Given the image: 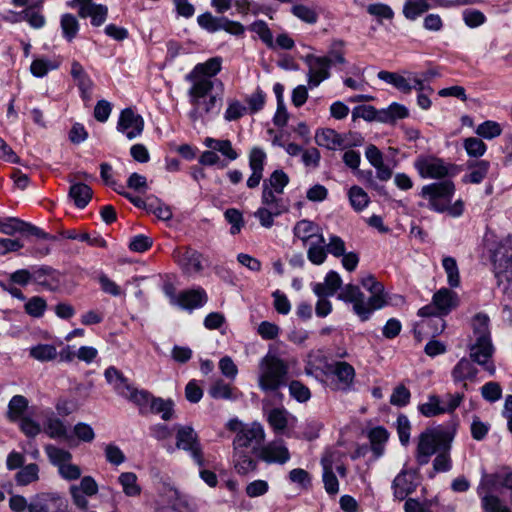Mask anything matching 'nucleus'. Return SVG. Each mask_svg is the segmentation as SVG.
I'll list each match as a JSON object with an SVG mask.
<instances>
[{"instance_id":"9d476101","label":"nucleus","mask_w":512,"mask_h":512,"mask_svg":"<svg viewBox=\"0 0 512 512\" xmlns=\"http://www.w3.org/2000/svg\"><path fill=\"white\" fill-rule=\"evenodd\" d=\"M176 447L186 451L198 467H205L207 461L197 432L188 425L176 427Z\"/></svg>"},{"instance_id":"4be33fe9","label":"nucleus","mask_w":512,"mask_h":512,"mask_svg":"<svg viewBox=\"0 0 512 512\" xmlns=\"http://www.w3.org/2000/svg\"><path fill=\"white\" fill-rule=\"evenodd\" d=\"M259 457L266 463L282 465L290 460V452L282 440H274L260 449Z\"/></svg>"},{"instance_id":"423d86ee","label":"nucleus","mask_w":512,"mask_h":512,"mask_svg":"<svg viewBox=\"0 0 512 512\" xmlns=\"http://www.w3.org/2000/svg\"><path fill=\"white\" fill-rule=\"evenodd\" d=\"M511 475L508 469H503L494 474L483 473L477 492L485 512H510L509 508L498 497L491 495L490 492L502 488H512Z\"/></svg>"},{"instance_id":"79ce46f5","label":"nucleus","mask_w":512,"mask_h":512,"mask_svg":"<svg viewBox=\"0 0 512 512\" xmlns=\"http://www.w3.org/2000/svg\"><path fill=\"white\" fill-rule=\"evenodd\" d=\"M283 193H278L269 189L267 186H262L261 204L271 209L279 210L282 212L287 211V207L282 198Z\"/></svg>"},{"instance_id":"39448f33","label":"nucleus","mask_w":512,"mask_h":512,"mask_svg":"<svg viewBox=\"0 0 512 512\" xmlns=\"http://www.w3.org/2000/svg\"><path fill=\"white\" fill-rule=\"evenodd\" d=\"M456 187L453 181L444 180L424 185L420 196L428 201V207L438 213H448L452 217H460L464 212V202L454 197Z\"/></svg>"},{"instance_id":"680f3d73","label":"nucleus","mask_w":512,"mask_h":512,"mask_svg":"<svg viewBox=\"0 0 512 512\" xmlns=\"http://www.w3.org/2000/svg\"><path fill=\"white\" fill-rule=\"evenodd\" d=\"M30 356L38 361H51L56 358L57 350L50 344H39L30 348Z\"/></svg>"},{"instance_id":"bf43d9fd","label":"nucleus","mask_w":512,"mask_h":512,"mask_svg":"<svg viewBox=\"0 0 512 512\" xmlns=\"http://www.w3.org/2000/svg\"><path fill=\"white\" fill-rule=\"evenodd\" d=\"M291 13L301 21L308 24H315L319 18V13L315 8L303 4L293 5Z\"/></svg>"},{"instance_id":"37998d69","label":"nucleus","mask_w":512,"mask_h":512,"mask_svg":"<svg viewBox=\"0 0 512 512\" xmlns=\"http://www.w3.org/2000/svg\"><path fill=\"white\" fill-rule=\"evenodd\" d=\"M62 36L68 41H73L80 29L77 17L71 13H65L60 18Z\"/></svg>"},{"instance_id":"e2e57ef3","label":"nucleus","mask_w":512,"mask_h":512,"mask_svg":"<svg viewBox=\"0 0 512 512\" xmlns=\"http://www.w3.org/2000/svg\"><path fill=\"white\" fill-rule=\"evenodd\" d=\"M475 133L481 138L491 140L501 135L502 127L498 122L487 120L478 125Z\"/></svg>"},{"instance_id":"9b49d317","label":"nucleus","mask_w":512,"mask_h":512,"mask_svg":"<svg viewBox=\"0 0 512 512\" xmlns=\"http://www.w3.org/2000/svg\"><path fill=\"white\" fill-rule=\"evenodd\" d=\"M326 376L332 390L348 392L353 388L356 372L348 362L334 361L326 365Z\"/></svg>"},{"instance_id":"c756f323","label":"nucleus","mask_w":512,"mask_h":512,"mask_svg":"<svg viewBox=\"0 0 512 512\" xmlns=\"http://www.w3.org/2000/svg\"><path fill=\"white\" fill-rule=\"evenodd\" d=\"M315 142L328 150H337L345 146L342 135L330 128L316 131Z\"/></svg>"},{"instance_id":"f257e3e1","label":"nucleus","mask_w":512,"mask_h":512,"mask_svg":"<svg viewBox=\"0 0 512 512\" xmlns=\"http://www.w3.org/2000/svg\"><path fill=\"white\" fill-rule=\"evenodd\" d=\"M361 284L370 293L368 298L358 286L347 284L341 289L338 299L352 304L353 312L364 322L370 319L374 311L382 309L388 302L383 284L378 282L373 275L362 277Z\"/></svg>"},{"instance_id":"69168bd1","label":"nucleus","mask_w":512,"mask_h":512,"mask_svg":"<svg viewBox=\"0 0 512 512\" xmlns=\"http://www.w3.org/2000/svg\"><path fill=\"white\" fill-rule=\"evenodd\" d=\"M358 118H362L366 121L380 122V110H377L371 105L357 106L352 110V120L356 121Z\"/></svg>"},{"instance_id":"6e6d98bb","label":"nucleus","mask_w":512,"mask_h":512,"mask_svg":"<svg viewBox=\"0 0 512 512\" xmlns=\"http://www.w3.org/2000/svg\"><path fill=\"white\" fill-rule=\"evenodd\" d=\"M16 482L20 486H26L30 483L36 482L39 479V467L35 463H30L23 466L16 474Z\"/></svg>"},{"instance_id":"603ef678","label":"nucleus","mask_w":512,"mask_h":512,"mask_svg":"<svg viewBox=\"0 0 512 512\" xmlns=\"http://www.w3.org/2000/svg\"><path fill=\"white\" fill-rule=\"evenodd\" d=\"M146 211L154 214L158 219L163 221H168L172 218L171 208L155 197H149L147 199Z\"/></svg>"},{"instance_id":"473e14b6","label":"nucleus","mask_w":512,"mask_h":512,"mask_svg":"<svg viewBox=\"0 0 512 512\" xmlns=\"http://www.w3.org/2000/svg\"><path fill=\"white\" fill-rule=\"evenodd\" d=\"M44 432L52 439H61L65 441H70L71 439L65 423L53 414L46 418L44 423Z\"/></svg>"},{"instance_id":"774afa93","label":"nucleus","mask_w":512,"mask_h":512,"mask_svg":"<svg viewBox=\"0 0 512 512\" xmlns=\"http://www.w3.org/2000/svg\"><path fill=\"white\" fill-rule=\"evenodd\" d=\"M396 430L399 437V441L403 446H407L410 442V434H411V423L408 417L404 414H400L397 417Z\"/></svg>"},{"instance_id":"0e129e2a","label":"nucleus","mask_w":512,"mask_h":512,"mask_svg":"<svg viewBox=\"0 0 512 512\" xmlns=\"http://www.w3.org/2000/svg\"><path fill=\"white\" fill-rule=\"evenodd\" d=\"M22 20L28 22V24L34 29H41L46 24L45 16L40 12L35 10V6H28L23 11H21Z\"/></svg>"},{"instance_id":"20e7f679","label":"nucleus","mask_w":512,"mask_h":512,"mask_svg":"<svg viewBox=\"0 0 512 512\" xmlns=\"http://www.w3.org/2000/svg\"><path fill=\"white\" fill-rule=\"evenodd\" d=\"M489 321V317L484 313H478L473 317L469 356L473 362L482 366L490 374H494L495 366L491 362L494 346L491 340Z\"/></svg>"},{"instance_id":"5701e85b","label":"nucleus","mask_w":512,"mask_h":512,"mask_svg":"<svg viewBox=\"0 0 512 512\" xmlns=\"http://www.w3.org/2000/svg\"><path fill=\"white\" fill-rule=\"evenodd\" d=\"M52 273V269L46 266L33 267L31 269L17 270L11 274L10 279L12 282L19 285H26L30 281H35L39 284H47V277Z\"/></svg>"},{"instance_id":"09e8293b","label":"nucleus","mask_w":512,"mask_h":512,"mask_svg":"<svg viewBox=\"0 0 512 512\" xmlns=\"http://www.w3.org/2000/svg\"><path fill=\"white\" fill-rule=\"evenodd\" d=\"M483 253H488L490 256H498L499 254H506L508 249L505 244L493 232H487L483 238Z\"/></svg>"},{"instance_id":"bb28decb","label":"nucleus","mask_w":512,"mask_h":512,"mask_svg":"<svg viewBox=\"0 0 512 512\" xmlns=\"http://www.w3.org/2000/svg\"><path fill=\"white\" fill-rule=\"evenodd\" d=\"M477 374L478 369L474 366L473 361L465 357L461 358L451 371L454 383L464 382L463 389L465 390L468 389L466 381H475Z\"/></svg>"},{"instance_id":"49530a36","label":"nucleus","mask_w":512,"mask_h":512,"mask_svg":"<svg viewBox=\"0 0 512 512\" xmlns=\"http://www.w3.org/2000/svg\"><path fill=\"white\" fill-rule=\"evenodd\" d=\"M289 176L281 169L273 171L267 179L263 180L262 186H267L275 192L283 193L289 184Z\"/></svg>"},{"instance_id":"dca6fc26","label":"nucleus","mask_w":512,"mask_h":512,"mask_svg":"<svg viewBox=\"0 0 512 512\" xmlns=\"http://www.w3.org/2000/svg\"><path fill=\"white\" fill-rule=\"evenodd\" d=\"M308 66V85L310 88H315L321 82L330 77L331 59L313 54L306 55L304 59Z\"/></svg>"},{"instance_id":"a19ab883","label":"nucleus","mask_w":512,"mask_h":512,"mask_svg":"<svg viewBox=\"0 0 512 512\" xmlns=\"http://www.w3.org/2000/svg\"><path fill=\"white\" fill-rule=\"evenodd\" d=\"M418 411L427 418L445 414L441 398L436 394H429L427 401L418 405Z\"/></svg>"},{"instance_id":"338daca9","label":"nucleus","mask_w":512,"mask_h":512,"mask_svg":"<svg viewBox=\"0 0 512 512\" xmlns=\"http://www.w3.org/2000/svg\"><path fill=\"white\" fill-rule=\"evenodd\" d=\"M197 23L209 33H215L221 30L222 17H215L210 12H206L197 17Z\"/></svg>"},{"instance_id":"2eb2a0df","label":"nucleus","mask_w":512,"mask_h":512,"mask_svg":"<svg viewBox=\"0 0 512 512\" xmlns=\"http://www.w3.org/2000/svg\"><path fill=\"white\" fill-rule=\"evenodd\" d=\"M264 439L265 431L263 426L259 423H252L250 426H245L237 432L233 440V447L234 450L255 452Z\"/></svg>"},{"instance_id":"a18cd8bd","label":"nucleus","mask_w":512,"mask_h":512,"mask_svg":"<svg viewBox=\"0 0 512 512\" xmlns=\"http://www.w3.org/2000/svg\"><path fill=\"white\" fill-rule=\"evenodd\" d=\"M429 9L428 0H408L403 6V15L406 19L414 21Z\"/></svg>"},{"instance_id":"2f4dec72","label":"nucleus","mask_w":512,"mask_h":512,"mask_svg":"<svg viewBox=\"0 0 512 512\" xmlns=\"http://www.w3.org/2000/svg\"><path fill=\"white\" fill-rule=\"evenodd\" d=\"M342 280L338 273L330 271L323 283H316L313 285V292L318 297L333 296L336 291L341 287Z\"/></svg>"},{"instance_id":"4d7b16f0","label":"nucleus","mask_w":512,"mask_h":512,"mask_svg":"<svg viewBox=\"0 0 512 512\" xmlns=\"http://www.w3.org/2000/svg\"><path fill=\"white\" fill-rule=\"evenodd\" d=\"M463 148L472 158H480L487 151V145L478 137H467L463 140Z\"/></svg>"},{"instance_id":"052dcab7","label":"nucleus","mask_w":512,"mask_h":512,"mask_svg":"<svg viewBox=\"0 0 512 512\" xmlns=\"http://www.w3.org/2000/svg\"><path fill=\"white\" fill-rule=\"evenodd\" d=\"M442 266L447 276V283L451 288L460 286V273L455 258H443Z\"/></svg>"},{"instance_id":"f03ea898","label":"nucleus","mask_w":512,"mask_h":512,"mask_svg":"<svg viewBox=\"0 0 512 512\" xmlns=\"http://www.w3.org/2000/svg\"><path fill=\"white\" fill-rule=\"evenodd\" d=\"M459 303L458 294L449 288L443 287L436 291L432 296L431 303L420 308L418 311V315L426 319H423L415 326V337L421 340L422 332L428 327H432V334H440L445 328L443 317L456 309Z\"/></svg>"},{"instance_id":"3c124183","label":"nucleus","mask_w":512,"mask_h":512,"mask_svg":"<svg viewBox=\"0 0 512 512\" xmlns=\"http://www.w3.org/2000/svg\"><path fill=\"white\" fill-rule=\"evenodd\" d=\"M59 67V63L55 60L48 58H36L30 65V72L33 76L42 78L46 76L50 71L56 70Z\"/></svg>"},{"instance_id":"5fc2aeb1","label":"nucleus","mask_w":512,"mask_h":512,"mask_svg":"<svg viewBox=\"0 0 512 512\" xmlns=\"http://www.w3.org/2000/svg\"><path fill=\"white\" fill-rule=\"evenodd\" d=\"M322 466L324 488L328 494L336 495L339 491V482L332 470V465L326 459H322Z\"/></svg>"},{"instance_id":"aec40b11","label":"nucleus","mask_w":512,"mask_h":512,"mask_svg":"<svg viewBox=\"0 0 512 512\" xmlns=\"http://www.w3.org/2000/svg\"><path fill=\"white\" fill-rule=\"evenodd\" d=\"M63 498L52 492H42L34 495L29 502V512H63Z\"/></svg>"},{"instance_id":"8fccbe9b","label":"nucleus","mask_w":512,"mask_h":512,"mask_svg":"<svg viewBox=\"0 0 512 512\" xmlns=\"http://www.w3.org/2000/svg\"><path fill=\"white\" fill-rule=\"evenodd\" d=\"M248 29L254 32L269 49H275L272 31L264 20L254 21Z\"/></svg>"},{"instance_id":"f8f14e48","label":"nucleus","mask_w":512,"mask_h":512,"mask_svg":"<svg viewBox=\"0 0 512 512\" xmlns=\"http://www.w3.org/2000/svg\"><path fill=\"white\" fill-rule=\"evenodd\" d=\"M294 235L308 246L307 256H324V238L317 224L301 220L294 227Z\"/></svg>"},{"instance_id":"b1692460","label":"nucleus","mask_w":512,"mask_h":512,"mask_svg":"<svg viewBox=\"0 0 512 512\" xmlns=\"http://www.w3.org/2000/svg\"><path fill=\"white\" fill-rule=\"evenodd\" d=\"M417 487L415 475L411 471L402 470L392 482L393 495L399 501L405 500Z\"/></svg>"},{"instance_id":"c85d7f7f","label":"nucleus","mask_w":512,"mask_h":512,"mask_svg":"<svg viewBox=\"0 0 512 512\" xmlns=\"http://www.w3.org/2000/svg\"><path fill=\"white\" fill-rule=\"evenodd\" d=\"M407 76L399 74L397 72H390L386 70L379 71L377 76L380 80L392 85L398 91L403 94H410L413 90V86L410 83V73L405 72Z\"/></svg>"},{"instance_id":"0eeeda50","label":"nucleus","mask_w":512,"mask_h":512,"mask_svg":"<svg viewBox=\"0 0 512 512\" xmlns=\"http://www.w3.org/2000/svg\"><path fill=\"white\" fill-rule=\"evenodd\" d=\"M288 365L284 360L274 356L266 355L259 363L258 385L264 392H272L279 401L283 395L279 389L286 385L288 377Z\"/></svg>"},{"instance_id":"f3484780","label":"nucleus","mask_w":512,"mask_h":512,"mask_svg":"<svg viewBox=\"0 0 512 512\" xmlns=\"http://www.w3.org/2000/svg\"><path fill=\"white\" fill-rule=\"evenodd\" d=\"M68 5L77 8L81 18H90L91 24L95 27L101 26L107 19V6L96 4L93 0H71Z\"/></svg>"},{"instance_id":"393cba45","label":"nucleus","mask_w":512,"mask_h":512,"mask_svg":"<svg viewBox=\"0 0 512 512\" xmlns=\"http://www.w3.org/2000/svg\"><path fill=\"white\" fill-rule=\"evenodd\" d=\"M207 301L208 297L204 289H190L178 294V300L175 306L183 310L192 311L203 307Z\"/></svg>"},{"instance_id":"13d9d810","label":"nucleus","mask_w":512,"mask_h":512,"mask_svg":"<svg viewBox=\"0 0 512 512\" xmlns=\"http://www.w3.org/2000/svg\"><path fill=\"white\" fill-rule=\"evenodd\" d=\"M348 197L351 206L356 211H362L370 202L368 194L359 186H352L349 189Z\"/></svg>"},{"instance_id":"4468645a","label":"nucleus","mask_w":512,"mask_h":512,"mask_svg":"<svg viewBox=\"0 0 512 512\" xmlns=\"http://www.w3.org/2000/svg\"><path fill=\"white\" fill-rule=\"evenodd\" d=\"M0 232L7 235L20 234L26 238L56 240L55 236L47 234L41 228L15 217H4Z\"/></svg>"},{"instance_id":"6e6552de","label":"nucleus","mask_w":512,"mask_h":512,"mask_svg":"<svg viewBox=\"0 0 512 512\" xmlns=\"http://www.w3.org/2000/svg\"><path fill=\"white\" fill-rule=\"evenodd\" d=\"M453 437L446 431L428 428L419 434L415 453L416 462L420 466L429 463L432 455L443 449H451Z\"/></svg>"},{"instance_id":"ea45409f","label":"nucleus","mask_w":512,"mask_h":512,"mask_svg":"<svg viewBox=\"0 0 512 512\" xmlns=\"http://www.w3.org/2000/svg\"><path fill=\"white\" fill-rule=\"evenodd\" d=\"M148 412L160 414L165 421L171 420L174 415V402L171 399L153 396Z\"/></svg>"},{"instance_id":"4c0bfd02","label":"nucleus","mask_w":512,"mask_h":512,"mask_svg":"<svg viewBox=\"0 0 512 512\" xmlns=\"http://www.w3.org/2000/svg\"><path fill=\"white\" fill-rule=\"evenodd\" d=\"M409 116V110L406 106L393 102L387 108L380 110V122L393 124L397 120L405 119Z\"/></svg>"},{"instance_id":"a211bd4d","label":"nucleus","mask_w":512,"mask_h":512,"mask_svg":"<svg viewBox=\"0 0 512 512\" xmlns=\"http://www.w3.org/2000/svg\"><path fill=\"white\" fill-rule=\"evenodd\" d=\"M118 132L124 134L129 140L139 137L144 130V119L132 108L123 109L117 122Z\"/></svg>"},{"instance_id":"412c9836","label":"nucleus","mask_w":512,"mask_h":512,"mask_svg":"<svg viewBox=\"0 0 512 512\" xmlns=\"http://www.w3.org/2000/svg\"><path fill=\"white\" fill-rule=\"evenodd\" d=\"M222 69V58L212 57L203 63H198L194 68L185 76L186 81H208L212 80Z\"/></svg>"},{"instance_id":"c9c22d12","label":"nucleus","mask_w":512,"mask_h":512,"mask_svg":"<svg viewBox=\"0 0 512 512\" xmlns=\"http://www.w3.org/2000/svg\"><path fill=\"white\" fill-rule=\"evenodd\" d=\"M204 145L209 149L220 152L229 161H234L239 157V153L233 148L231 141L228 139L207 137L204 140Z\"/></svg>"},{"instance_id":"1a4fd4ad","label":"nucleus","mask_w":512,"mask_h":512,"mask_svg":"<svg viewBox=\"0 0 512 512\" xmlns=\"http://www.w3.org/2000/svg\"><path fill=\"white\" fill-rule=\"evenodd\" d=\"M413 166L423 179L441 180L455 175L456 166L433 155H419Z\"/></svg>"},{"instance_id":"a878e982","label":"nucleus","mask_w":512,"mask_h":512,"mask_svg":"<svg viewBox=\"0 0 512 512\" xmlns=\"http://www.w3.org/2000/svg\"><path fill=\"white\" fill-rule=\"evenodd\" d=\"M267 422L275 433H283L295 426L297 418L283 407L273 408L267 413Z\"/></svg>"},{"instance_id":"6ab92c4d","label":"nucleus","mask_w":512,"mask_h":512,"mask_svg":"<svg viewBox=\"0 0 512 512\" xmlns=\"http://www.w3.org/2000/svg\"><path fill=\"white\" fill-rule=\"evenodd\" d=\"M267 162V154L260 147H253L248 154V165L251 171L250 176L246 181V186L249 189L257 188L263 180L264 167Z\"/></svg>"},{"instance_id":"f704fd0d","label":"nucleus","mask_w":512,"mask_h":512,"mask_svg":"<svg viewBox=\"0 0 512 512\" xmlns=\"http://www.w3.org/2000/svg\"><path fill=\"white\" fill-rule=\"evenodd\" d=\"M368 438L375 458L381 457L384 453V446L389 439L388 431L382 426L374 427L369 431Z\"/></svg>"},{"instance_id":"7c9ffc66","label":"nucleus","mask_w":512,"mask_h":512,"mask_svg":"<svg viewBox=\"0 0 512 512\" xmlns=\"http://www.w3.org/2000/svg\"><path fill=\"white\" fill-rule=\"evenodd\" d=\"M254 452L248 450H234L233 463L234 468L240 475H247L257 469V461L253 458Z\"/></svg>"},{"instance_id":"c03bdc74","label":"nucleus","mask_w":512,"mask_h":512,"mask_svg":"<svg viewBox=\"0 0 512 512\" xmlns=\"http://www.w3.org/2000/svg\"><path fill=\"white\" fill-rule=\"evenodd\" d=\"M28 407V400L22 395L13 396L8 403L7 417L11 422L19 421Z\"/></svg>"},{"instance_id":"58836bf2","label":"nucleus","mask_w":512,"mask_h":512,"mask_svg":"<svg viewBox=\"0 0 512 512\" xmlns=\"http://www.w3.org/2000/svg\"><path fill=\"white\" fill-rule=\"evenodd\" d=\"M104 376L106 381L113 386L120 396L125 395L126 390H129L131 384H129L127 378L117 368L113 366L108 367L104 372Z\"/></svg>"},{"instance_id":"7ed1b4c3","label":"nucleus","mask_w":512,"mask_h":512,"mask_svg":"<svg viewBox=\"0 0 512 512\" xmlns=\"http://www.w3.org/2000/svg\"><path fill=\"white\" fill-rule=\"evenodd\" d=\"M188 102L191 106L188 117L192 122H206L213 113H218L222 98L213 93L214 82L188 81Z\"/></svg>"},{"instance_id":"cd10ccee","label":"nucleus","mask_w":512,"mask_h":512,"mask_svg":"<svg viewBox=\"0 0 512 512\" xmlns=\"http://www.w3.org/2000/svg\"><path fill=\"white\" fill-rule=\"evenodd\" d=\"M468 172L462 177V182L466 184H480L486 178L490 162L486 160L467 161Z\"/></svg>"},{"instance_id":"72a5a7b5","label":"nucleus","mask_w":512,"mask_h":512,"mask_svg":"<svg viewBox=\"0 0 512 512\" xmlns=\"http://www.w3.org/2000/svg\"><path fill=\"white\" fill-rule=\"evenodd\" d=\"M122 397L133 402L135 405L139 407L140 413L145 414L148 413V409L153 398V395L147 390L137 389L130 385L129 390H126V394L122 395Z\"/></svg>"},{"instance_id":"e433bc0d","label":"nucleus","mask_w":512,"mask_h":512,"mask_svg":"<svg viewBox=\"0 0 512 512\" xmlns=\"http://www.w3.org/2000/svg\"><path fill=\"white\" fill-rule=\"evenodd\" d=\"M92 189L84 183H73L69 189V197L77 208H85L92 198Z\"/></svg>"},{"instance_id":"ddd939ff","label":"nucleus","mask_w":512,"mask_h":512,"mask_svg":"<svg viewBox=\"0 0 512 512\" xmlns=\"http://www.w3.org/2000/svg\"><path fill=\"white\" fill-rule=\"evenodd\" d=\"M494 276L497 280L498 289L503 294L501 304L503 310L510 314V304L512 301V291L510 283L512 279V258H494L493 261Z\"/></svg>"},{"instance_id":"864d4df0","label":"nucleus","mask_w":512,"mask_h":512,"mask_svg":"<svg viewBox=\"0 0 512 512\" xmlns=\"http://www.w3.org/2000/svg\"><path fill=\"white\" fill-rule=\"evenodd\" d=\"M118 481L123 488V492L126 496L135 497L141 493V487L137 483V476L133 472L121 473L118 477Z\"/></svg>"},{"instance_id":"de8ad7c7","label":"nucleus","mask_w":512,"mask_h":512,"mask_svg":"<svg viewBox=\"0 0 512 512\" xmlns=\"http://www.w3.org/2000/svg\"><path fill=\"white\" fill-rule=\"evenodd\" d=\"M44 450L50 463L56 466L57 469L72 459V454L69 451L52 444L46 445Z\"/></svg>"}]
</instances>
